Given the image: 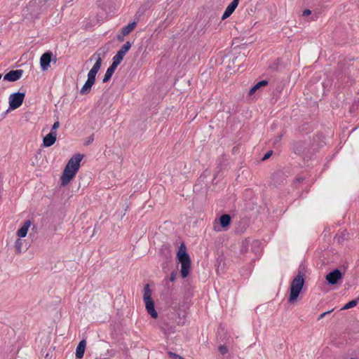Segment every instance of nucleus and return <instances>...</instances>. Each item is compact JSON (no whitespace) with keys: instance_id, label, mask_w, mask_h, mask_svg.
<instances>
[{"instance_id":"obj_5","label":"nucleus","mask_w":359,"mask_h":359,"mask_svg":"<svg viewBox=\"0 0 359 359\" xmlns=\"http://www.w3.org/2000/svg\"><path fill=\"white\" fill-rule=\"evenodd\" d=\"M76 171L69 168L68 166H65L62 175L61 177V184L62 186L67 185L69 182L76 174Z\"/></svg>"},{"instance_id":"obj_19","label":"nucleus","mask_w":359,"mask_h":359,"mask_svg":"<svg viewBox=\"0 0 359 359\" xmlns=\"http://www.w3.org/2000/svg\"><path fill=\"white\" fill-rule=\"evenodd\" d=\"M269 82L266 80H262L257 83L252 88L249 90V95H253L258 89L261 87L266 86Z\"/></svg>"},{"instance_id":"obj_27","label":"nucleus","mask_w":359,"mask_h":359,"mask_svg":"<svg viewBox=\"0 0 359 359\" xmlns=\"http://www.w3.org/2000/svg\"><path fill=\"white\" fill-rule=\"evenodd\" d=\"M60 127V122L58 121H55L51 128L50 132H56V129H57Z\"/></svg>"},{"instance_id":"obj_10","label":"nucleus","mask_w":359,"mask_h":359,"mask_svg":"<svg viewBox=\"0 0 359 359\" xmlns=\"http://www.w3.org/2000/svg\"><path fill=\"white\" fill-rule=\"evenodd\" d=\"M53 53L50 51L43 53L40 58V65L42 70L45 71L50 67V63L52 60Z\"/></svg>"},{"instance_id":"obj_8","label":"nucleus","mask_w":359,"mask_h":359,"mask_svg":"<svg viewBox=\"0 0 359 359\" xmlns=\"http://www.w3.org/2000/svg\"><path fill=\"white\" fill-rule=\"evenodd\" d=\"M83 158V155L80 154H76L74 155L68 161L66 166H68L69 168L78 171L80 167V163Z\"/></svg>"},{"instance_id":"obj_11","label":"nucleus","mask_w":359,"mask_h":359,"mask_svg":"<svg viewBox=\"0 0 359 359\" xmlns=\"http://www.w3.org/2000/svg\"><path fill=\"white\" fill-rule=\"evenodd\" d=\"M239 0H233L226 8L224 13L222 16V20L229 18L235 11L238 5Z\"/></svg>"},{"instance_id":"obj_33","label":"nucleus","mask_w":359,"mask_h":359,"mask_svg":"<svg viewBox=\"0 0 359 359\" xmlns=\"http://www.w3.org/2000/svg\"><path fill=\"white\" fill-rule=\"evenodd\" d=\"M123 37H124V36H123L122 34H121H121L117 35V39L118 41H123V40H124Z\"/></svg>"},{"instance_id":"obj_1","label":"nucleus","mask_w":359,"mask_h":359,"mask_svg":"<svg viewBox=\"0 0 359 359\" xmlns=\"http://www.w3.org/2000/svg\"><path fill=\"white\" fill-rule=\"evenodd\" d=\"M177 259L181 264V276L183 278H186L190 271L191 259L189 254L186 252L184 245L182 244L177 252Z\"/></svg>"},{"instance_id":"obj_31","label":"nucleus","mask_w":359,"mask_h":359,"mask_svg":"<svg viewBox=\"0 0 359 359\" xmlns=\"http://www.w3.org/2000/svg\"><path fill=\"white\" fill-rule=\"evenodd\" d=\"M247 250H248V246L245 245V244H243L241 246V252L244 253V252H247Z\"/></svg>"},{"instance_id":"obj_21","label":"nucleus","mask_w":359,"mask_h":359,"mask_svg":"<svg viewBox=\"0 0 359 359\" xmlns=\"http://www.w3.org/2000/svg\"><path fill=\"white\" fill-rule=\"evenodd\" d=\"M125 55L120 53L119 52H117L116 54L112 58V63L111 65L117 67L121 64V61L123 60Z\"/></svg>"},{"instance_id":"obj_28","label":"nucleus","mask_w":359,"mask_h":359,"mask_svg":"<svg viewBox=\"0 0 359 359\" xmlns=\"http://www.w3.org/2000/svg\"><path fill=\"white\" fill-rule=\"evenodd\" d=\"M273 154L272 151H267L264 156L262 157V161L268 159Z\"/></svg>"},{"instance_id":"obj_25","label":"nucleus","mask_w":359,"mask_h":359,"mask_svg":"<svg viewBox=\"0 0 359 359\" xmlns=\"http://www.w3.org/2000/svg\"><path fill=\"white\" fill-rule=\"evenodd\" d=\"M20 238H18L15 243V248L17 254H20L22 252V241Z\"/></svg>"},{"instance_id":"obj_16","label":"nucleus","mask_w":359,"mask_h":359,"mask_svg":"<svg viewBox=\"0 0 359 359\" xmlns=\"http://www.w3.org/2000/svg\"><path fill=\"white\" fill-rule=\"evenodd\" d=\"M95 82L87 79L81 89L80 90V94L81 95H87L90 92L91 88L93 86Z\"/></svg>"},{"instance_id":"obj_15","label":"nucleus","mask_w":359,"mask_h":359,"mask_svg":"<svg viewBox=\"0 0 359 359\" xmlns=\"http://www.w3.org/2000/svg\"><path fill=\"white\" fill-rule=\"evenodd\" d=\"M86 346V341L85 339H82L78 344L76 349V357L77 358H82L83 357L85 350Z\"/></svg>"},{"instance_id":"obj_13","label":"nucleus","mask_w":359,"mask_h":359,"mask_svg":"<svg viewBox=\"0 0 359 359\" xmlns=\"http://www.w3.org/2000/svg\"><path fill=\"white\" fill-rule=\"evenodd\" d=\"M144 303L147 313L151 316V318L156 319L158 317V313L155 310L154 301H145Z\"/></svg>"},{"instance_id":"obj_22","label":"nucleus","mask_w":359,"mask_h":359,"mask_svg":"<svg viewBox=\"0 0 359 359\" xmlns=\"http://www.w3.org/2000/svg\"><path fill=\"white\" fill-rule=\"evenodd\" d=\"M144 302L153 300L151 298V290L149 287V284H146L144 287V296H143Z\"/></svg>"},{"instance_id":"obj_35","label":"nucleus","mask_w":359,"mask_h":359,"mask_svg":"<svg viewBox=\"0 0 359 359\" xmlns=\"http://www.w3.org/2000/svg\"><path fill=\"white\" fill-rule=\"evenodd\" d=\"M93 140V137H90V138L88 140V141L87 144L90 143Z\"/></svg>"},{"instance_id":"obj_23","label":"nucleus","mask_w":359,"mask_h":359,"mask_svg":"<svg viewBox=\"0 0 359 359\" xmlns=\"http://www.w3.org/2000/svg\"><path fill=\"white\" fill-rule=\"evenodd\" d=\"M131 46H132L131 43L130 41H126L121 46V48H120V50L118 52H119L120 53L125 55L127 53V52L130 49Z\"/></svg>"},{"instance_id":"obj_2","label":"nucleus","mask_w":359,"mask_h":359,"mask_svg":"<svg viewBox=\"0 0 359 359\" xmlns=\"http://www.w3.org/2000/svg\"><path fill=\"white\" fill-rule=\"evenodd\" d=\"M304 283V275L299 272L292 280L290 285V295L289 302H294L302 290Z\"/></svg>"},{"instance_id":"obj_4","label":"nucleus","mask_w":359,"mask_h":359,"mask_svg":"<svg viewBox=\"0 0 359 359\" xmlns=\"http://www.w3.org/2000/svg\"><path fill=\"white\" fill-rule=\"evenodd\" d=\"M25 97V93L18 92L11 94L8 98L10 109L14 110L20 107L24 101Z\"/></svg>"},{"instance_id":"obj_36","label":"nucleus","mask_w":359,"mask_h":359,"mask_svg":"<svg viewBox=\"0 0 359 359\" xmlns=\"http://www.w3.org/2000/svg\"><path fill=\"white\" fill-rule=\"evenodd\" d=\"M302 180V178L297 179V181H298V182H301Z\"/></svg>"},{"instance_id":"obj_7","label":"nucleus","mask_w":359,"mask_h":359,"mask_svg":"<svg viewBox=\"0 0 359 359\" xmlns=\"http://www.w3.org/2000/svg\"><path fill=\"white\" fill-rule=\"evenodd\" d=\"M326 280L330 285H335L337 282L342 278V273L338 269H335L326 275Z\"/></svg>"},{"instance_id":"obj_17","label":"nucleus","mask_w":359,"mask_h":359,"mask_svg":"<svg viewBox=\"0 0 359 359\" xmlns=\"http://www.w3.org/2000/svg\"><path fill=\"white\" fill-rule=\"evenodd\" d=\"M136 25V22L134 21L129 23L128 25L122 27L121 32L123 34V36L128 35L135 28Z\"/></svg>"},{"instance_id":"obj_37","label":"nucleus","mask_w":359,"mask_h":359,"mask_svg":"<svg viewBox=\"0 0 359 359\" xmlns=\"http://www.w3.org/2000/svg\"><path fill=\"white\" fill-rule=\"evenodd\" d=\"M1 79V74H0V79Z\"/></svg>"},{"instance_id":"obj_29","label":"nucleus","mask_w":359,"mask_h":359,"mask_svg":"<svg viewBox=\"0 0 359 359\" xmlns=\"http://www.w3.org/2000/svg\"><path fill=\"white\" fill-rule=\"evenodd\" d=\"M333 311V309H331L330 311H327L326 312H324L323 313H321L319 317L318 318V320H320L322 319L323 318H324L325 316H326L327 315H328L329 313H330L332 311Z\"/></svg>"},{"instance_id":"obj_6","label":"nucleus","mask_w":359,"mask_h":359,"mask_svg":"<svg viewBox=\"0 0 359 359\" xmlns=\"http://www.w3.org/2000/svg\"><path fill=\"white\" fill-rule=\"evenodd\" d=\"M307 149L308 144L305 142L297 141L292 144L293 151L300 156L304 157L305 156Z\"/></svg>"},{"instance_id":"obj_38","label":"nucleus","mask_w":359,"mask_h":359,"mask_svg":"<svg viewBox=\"0 0 359 359\" xmlns=\"http://www.w3.org/2000/svg\"><path fill=\"white\" fill-rule=\"evenodd\" d=\"M351 359H353V358H351Z\"/></svg>"},{"instance_id":"obj_26","label":"nucleus","mask_w":359,"mask_h":359,"mask_svg":"<svg viewBox=\"0 0 359 359\" xmlns=\"http://www.w3.org/2000/svg\"><path fill=\"white\" fill-rule=\"evenodd\" d=\"M219 351L221 354L225 355L228 352V349L226 346L222 345L219 346Z\"/></svg>"},{"instance_id":"obj_34","label":"nucleus","mask_w":359,"mask_h":359,"mask_svg":"<svg viewBox=\"0 0 359 359\" xmlns=\"http://www.w3.org/2000/svg\"><path fill=\"white\" fill-rule=\"evenodd\" d=\"M282 136H283V135H282V134H280V135H278V136L276 138V140H275V141H274V143L276 144V143L278 142L281 140Z\"/></svg>"},{"instance_id":"obj_30","label":"nucleus","mask_w":359,"mask_h":359,"mask_svg":"<svg viewBox=\"0 0 359 359\" xmlns=\"http://www.w3.org/2000/svg\"><path fill=\"white\" fill-rule=\"evenodd\" d=\"M176 276H177V272L172 271L170 273V281L173 282L176 278Z\"/></svg>"},{"instance_id":"obj_18","label":"nucleus","mask_w":359,"mask_h":359,"mask_svg":"<svg viewBox=\"0 0 359 359\" xmlns=\"http://www.w3.org/2000/svg\"><path fill=\"white\" fill-rule=\"evenodd\" d=\"M116 69V67L111 65L108 67L102 79L103 83H106L111 79L112 74L115 72Z\"/></svg>"},{"instance_id":"obj_20","label":"nucleus","mask_w":359,"mask_h":359,"mask_svg":"<svg viewBox=\"0 0 359 359\" xmlns=\"http://www.w3.org/2000/svg\"><path fill=\"white\" fill-rule=\"evenodd\" d=\"M230 222H231V217L227 214L222 215L219 217V223H220V225L222 227L224 228V227L228 226L230 224Z\"/></svg>"},{"instance_id":"obj_24","label":"nucleus","mask_w":359,"mask_h":359,"mask_svg":"<svg viewBox=\"0 0 359 359\" xmlns=\"http://www.w3.org/2000/svg\"><path fill=\"white\" fill-rule=\"evenodd\" d=\"M358 302H359V297H358V299L351 300V301L348 302V303H346L342 307L341 309L342 310H347V309H349L351 308H353V307L355 306L358 304Z\"/></svg>"},{"instance_id":"obj_9","label":"nucleus","mask_w":359,"mask_h":359,"mask_svg":"<svg viewBox=\"0 0 359 359\" xmlns=\"http://www.w3.org/2000/svg\"><path fill=\"white\" fill-rule=\"evenodd\" d=\"M23 74L22 69L11 70L5 74L4 79L11 82H14L19 80Z\"/></svg>"},{"instance_id":"obj_12","label":"nucleus","mask_w":359,"mask_h":359,"mask_svg":"<svg viewBox=\"0 0 359 359\" xmlns=\"http://www.w3.org/2000/svg\"><path fill=\"white\" fill-rule=\"evenodd\" d=\"M56 132H50L46 135L43 141L44 147H48L52 146L56 141Z\"/></svg>"},{"instance_id":"obj_14","label":"nucleus","mask_w":359,"mask_h":359,"mask_svg":"<svg viewBox=\"0 0 359 359\" xmlns=\"http://www.w3.org/2000/svg\"><path fill=\"white\" fill-rule=\"evenodd\" d=\"M31 226V221L30 220H26L22 226L17 231V236L19 238H24L27 236V231Z\"/></svg>"},{"instance_id":"obj_3","label":"nucleus","mask_w":359,"mask_h":359,"mask_svg":"<svg viewBox=\"0 0 359 359\" xmlns=\"http://www.w3.org/2000/svg\"><path fill=\"white\" fill-rule=\"evenodd\" d=\"M104 56L105 51L101 48L93 55L90 60L95 58L96 60V62L88 74V80H90L93 82L95 81L96 74H97L98 71L100 70L102 66V58L104 57Z\"/></svg>"},{"instance_id":"obj_32","label":"nucleus","mask_w":359,"mask_h":359,"mask_svg":"<svg viewBox=\"0 0 359 359\" xmlns=\"http://www.w3.org/2000/svg\"><path fill=\"white\" fill-rule=\"evenodd\" d=\"M311 13V11L309 9H305L303 11V15L304 16L309 15Z\"/></svg>"}]
</instances>
